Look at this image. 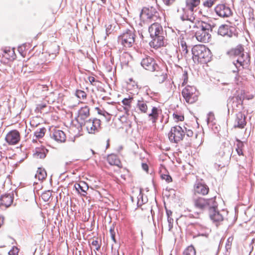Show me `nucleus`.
Wrapping results in <instances>:
<instances>
[{
  "mask_svg": "<svg viewBox=\"0 0 255 255\" xmlns=\"http://www.w3.org/2000/svg\"><path fill=\"white\" fill-rule=\"evenodd\" d=\"M89 111L90 109L88 106L82 107L78 111V115L76 119L81 126H83L85 120L89 116Z\"/></svg>",
  "mask_w": 255,
  "mask_h": 255,
  "instance_id": "dca6fc26",
  "label": "nucleus"
},
{
  "mask_svg": "<svg viewBox=\"0 0 255 255\" xmlns=\"http://www.w3.org/2000/svg\"><path fill=\"white\" fill-rule=\"evenodd\" d=\"M52 136L55 140L60 142H64L66 140L65 134L63 131L59 129L54 130Z\"/></svg>",
  "mask_w": 255,
  "mask_h": 255,
  "instance_id": "b1692460",
  "label": "nucleus"
},
{
  "mask_svg": "<svg viewBox=\"0 0 255 255\" xmlns=\"http://www.w3.org/2000/svg\"><path fill=\"white\" fill-rule=\"evenodd\" d=\"M83 125L89 133H95L101 128V121L97 119H89L84 122Z\"/></svg>",
  "mask_w": 255,
  "mask_h": 255,
  "instance_id": "f8f14e48",
  "label": "nucleus"
},
{
  "mask_svg": "<svg viewBox=\"0 0 255 255\" xmlns=\"http://www.w3.org/2000/svg\"><path fill=\"white\" fill-rule=\"evenodd\" d=\"M107 160L108 163L111 165H115L120 167L121 164L118 156L114 154L109 155L107 156Z\"/></svg>",
  "mask_w": 255,
  "mask_h": 255,
  "instance_id": "bb28decb",
  "label": "nucleus"
},
{
  "mask_svg": "<svg viewBox=\"0 0 255 255\" xmlns=\"http://www.w3.org/2000/svg\"><path fill=\"white\" fill-rule=\"evenodd\" d=\"M46 176L47 174L45 169L39 168L35 175V177L38 178L39 180H42L46 178Z\"/></svg>",
  "mask_w": 255,
  "mask_h": 255,
  "instance_id": "7c9ffc66",
  "label": "nucleus"
},
{
  "mask_svg": "<svg viewBox=\"0 0 255 255\" xmlns=\"http://www.w3.org/2000/svg\"><path fill=\"white\" fill-rule=\"evenodd\" d=\"M46 105L45 104H39L38 105V108H39L40 109H43V108L45 107Z\"/></svg>",
  "mask_w": 255,
  "mask_h": 255,
  "instance_id": "052dcab7",
  "label": "nucleus"
},
{
  "mask_svg": "<svg viewBox=\"0 0 255 255\" xmlns=\"http://www.w3.org/2000/svg\"><path fill=\"white\" fill-rule=\"evenodd\" d=\"M160 112L161 110L157 107H153L152 108L151 111L148 115V117L149 120L151 121L153 124L155 125Z\"/></svg>",
  "mask_w": 255,
  "mask_h": 255,
  "instance_id": "4be33fe9",
  "label": "nucleus"
},
{
  "mask_svg": "<svg viewBox=\"0 0 255 255\" xmlns=\"http://www.w3.org/2000/svg\"><path fill=\"white\" fill-rule=\"evenodd\" d=\"M183 255H196L194 247L192 245L187 247L183 251Z\"/></svg>",
  "mask_w": 255,
  "mask_h": 255,
  "instance_id": "2f4dec72",
  "label": "nucleus"
},
{
  "mask_svg": "<svg viewBox=\"0 0 255 255\" xmlns=\"http://www.w3.org/2000/svg\"><path fill=\"white\" fill-rule=\"evenodd\" d=\"M76 96L79 98L84 99L86 97V94L82 90H77L76 92Z\"/></svg>",
  "mask_w": 255,
  "mask_h": 255,
  "instance_id": "a19ab883",
  "label": "nucleus"
},
{
  "mask_svg": "<svg viewBox=\"0 0 255 255\" xmlns=\"http://www.w3.org/2000/svg\"><path fill=\"white\" fill-rule=\"evenodd\" d=\"M161 178H162V179L165 180L168 183H169V182L172 181V178L169 175H167V174H162L161 175Z\"/></svg>",
  "mask_w": 255,
  "mask_h": 255,
  "instance_id": "37998d69",
  "label": "nucleus"
},
{
  "mask_svg": "<svg viewBox=\"0 0 255 255\" xmlns=\"http://www.w3.org/2000/svg\"><path fill=\"white\" fill-rule=\"evenodd\" d=\"M13 197L10 194L2 195L0 197V206L9 207L12 203Z\"/></svg>",
  "mask_w": 255,
  "mask_h": 255,
  "instance_id": "412c9836",
  "label": "nucleus"
},
{
  "mask_svg": "<svg viewBox=\"0 0 255 255\" xmlns=\"http://www.w3.org/2000/svg\"><path fill=\"white\" fill-rule=\"evenodd\" d=\"M185 101L189 104L195 103L198 99V93L195 87L187 86L182 91Z\"/></svg>",
  "mask_w": 255,
  "mask_h": 255,
  "instance_id": "6e6552de",
  "label": "nucleus"
},
{
  "mask_svg": "<svg viewBox=\"0 0 255 255\" xmlns=\"http://www.w3.org/2000/svg\"><path fill=\"white\" fill-rule=\"evenodd\" d=\"M51 196V193L50 191H45L41 194V198L45 202L48 201Z\"/></svg>",
  "mask_w": 255,
  "mask_h": 255,
  "instance_id": "58836bf2",
  "label": "nucleus"
},
{
  "mask_svg": "<svg viewBox=\"0 0 255 255\" xmlns=\"http://www.w3.org/2000/svg\"><path fill=\"white\" fill-rule=\"evenodd\" d=\"M185 132L183 128L179 126L172 127L168 133L169 140L173 143H178L183 138Z\"/></svg>",
  "mask_w": 255,
  "mask_h": 255,
  "instance_id": "1a4fd4ad",
  "label": "nucleus"
},
{
  "mask_svg": "<svg viewBox=\"0 0 255 255\" xmlns=\"http://www.w3.org/2000/svg\"><path fill=\"white\" fill-rule=\"evenodd\" d=\"M244 99V96L241 93V95H238L235 98H234L233 103H237V106L238 105L242 106L243 104V100Z\"/></svg>",
  "mask_w": 255,
  "mask_h": 255,
  "instance_id": "c9c22d12",
  "label": "nucleus"
},
{
  "mask_svg": "<svg viewBox=\"0 0 255 255\" xmlns=\"http://www.w3.org/2000/svg\"><path fill=\"white\" fill-rule=\"evenodd\" d=\"M194 207L199 210H203L211 208L212 206H216L215 199L214 198L206 199L202 197L194 198L193 200Z\"/></svg>",
  "mask_w": 255,
  "mask_h": 255,
  "instance_id": "0eeeda50",
  "label": "nucleus"
},
{
  "mask_svg": "<svg viewBox=\"0 0 255 255\" xmlns=\"http://www.w3.org/2000/svg\"><path fill=\"white\" fill-rule=\"evenodd\" d=\"M110 234H111V236L112 240L114 242H116V239H115V233L114 231V229H112L111 228L110 230Z\"/></svg>",
  "mask_w": 255,
  "mask_h": 255,
  "instance_id": "de8ad7c7",
  "label": "nucleus"
},
{
  "mask_svg": "<svg viewBox=\"0 0 255 255\" xmlns=\"http://www.w3.org/2000/svg\"><path fill=\"white\" fill-rule=\"evenodd\" d=\"M156 72L157 73L155 76L157 78L156 80L157 81L160 83H163L166 79V75L164 74V72L162 70H160V69H159V71Z\"/></svg>",
  "mask_w": 255,
  "mask_h": 255,
  "instance_id": "473e14b6",
  "label": "nucleus"
},
{
  "mask_svg": "<svg viewBox=\"0 0 255 255\" xmlns=\"http://www.w3.org/2000/svg\"><path fill=\"white\" fill-rule=\"evenodd\" d=\"M185 2L186 7L182 8L184 14L181 16V18L182 20L193 22L195 19L193 16L194 9L199 5L200 0H186Z\"/></svg>",
  "mask_w": 255,
  "mask_h": 255,
  "instance_id": "20e7f679",
  "label": "nucleus"
},
{
  "mask_svg": "<svg viewBox=\"0 0 255 255\" xmlns=\"http://www.w3.org/2000/svg\"><path fill=\"white\" fill-rule=\"evenodd\" d=\"M106 33L107 34H108V33H110V29L111 28H112V25H109L108 26H107L106 25Z\"/></svg>",
  "mask_w": 255,
  "mask_h": 255,
  "instance_id": "864d4df0",
  "label": "nucleus"
},
{
  "mask_svg": "<svg viewBox=\"0 0 255 255\" xmlns=\"http://www.w3.org/2000/svg\"><path fill=\"white\" fill-rule=\"evenodd\" d=\"M89 80L90 82L92 84L93 82H95L96 80L95 78L93 77H90L89 78Z\"/></svg>",
  "mask_w": 255,
  "mask_h": 255,
  "instance_id": "6e6d98bb",
  "label": "nucleus"
},
{
  "mask_svg": "<svg viewBox=\"0 0 255 255\" xmlns=\"http://www.w3.org/2000/svg\"><path fill=\"white\" fill-rule=\"evenodd\" d=\"M3 158H4V156L2 153L0 152V161Z\"/></svg>",
  "mask_w": 255,
  "mask_h": 255,
  "instance_id": "e2e57ef3",
  "label": "nucleus"
},
{
  "mask_svg": "<svg viewBox=\"0 0 255 255\" xmlns=\"http://www.w3.org/2000/svg\"><path fill=\"white\" fill-rule=\"evenodd\" d=\"M252 243L254 244L255 246V238L252 240Z\"/></svg>",
  "mask_w": 255,
  "mask_h": 255,
  "instance_id": "69168bd1",
  "label": "nucleus"
},
{
  "mask_svg": "<svg viewBox=\"0 0 255 255\" xmlns=\"http://www.w3.org/2000/svg\"><path fill=\"white\" fill-rule=\"evenodd\" d=\"M138 202H137V204L139 205H141V203L140 204L139 203V198H142V195L141 194V192L140 193L139 196H138Z\"/></svg>",
  "mask_w": 255,
  "mask_h": 255,
  "instance_id": "4d7b16f0",
  "label": "nucleus"
},
{
  "mask_svg": "<svg viewBox=\"0 0 255 255\" xmlns=\"http://www.w3.org/2000/svg\"><path fill=\"white\" fill-rule=\"evenodd\" d=\"M216 13L221 17H228L232 15L230 7L225 4H218L215 8Z\"/></svg>",
  "mask_w": 255,
  "mask_h": 255,
  "instance_id": "2eb2a0df",
  "label": "nucleus"
},
{
  "mask_svg": "<svg viewBox=\"0 0 255 255\" xmlns=\"http://www.w3.org/2000/svg\"><path fill=\"white\" fill-rule=\"evenodd\" d=\"M166 214L167 216V218H168V217H170L171 215L172 212L170 210H166Z\"/></svg>",
  "mask_w": 255,
  "mask_h": 255,
  "instance_id": "bf43d9fd",
  "label": "nucleus"
},
{
  "mask_svg": "<svg viewBox=\"0 0 255 255\" xmlns=\"http://www.w3.org/2000/svg\"><path fill=\"white\" fill-rule=\"evenodd\" d=\"M100 114L103 115L104 116H106V115L109 116V114L107 112H105L104 114H102L101 112H99Z\"/></svg>",
  "mask_w": 255,
  "mask_h": 255,
  "instance_id": "0e129e2a",
  "label": "nucleus"
},
{
  "mask_svg": "<svg viewBox=\"0 0 255 255\" xmlns=\"http://www.w3.org/2000/svg\"><path fill=\"white\" fill-rule=\"evenodd\" d=\"M183 77L184 78V81H185L186 79H187V72H185L183 74Z\"/></svg>",
  "mask_w": 255,
  "mask_h": 255,
  "instance_id": "680f3d73",
  "label": "nucleus"
},
{
  "mask_svg": "<svg viewBox=\"0 0 255 255\" xmlns=\"http://www.w3.org/2000/svg\"><path fill=\"white\" fill-rule=\"evenodd\" d=\"M34 156L37 158L43 159L45 158L46 156L45 150L44 149H37L34 154Z\"/></svg>",
  "mask_w": 255,
  "mask_h": 255,
  "instance_id": "72a5a7b5",
  "label": "nucleus"
},
{
  "mask_svg": "<svg viewBox=\"0 0 255 255\" xmlns=\"http://www.w3.org/2000/svg\"><path fill=\"white\" fill-rule=\"evenodd\" d=\"M253 96H249L247 97L246 98H247L248 100L252 99L253 98Z\"/></svg>",
  "mask_w": 255,
  "mask_h": 255,
  "instance_id": "338daca9",
  "label": "nucleus"
},
{
  "mask_svg": "<svg viewBox=\"0 0 255 255\" xmlns=\"http://www.w3.org/2000/svg\"><path fill=\"white\" fill-rule=\"evenodd\" d=\"M163 2L167 5H169L172 4L175 0H162Z\"/></svg>",
  "mask_w": 255,
  "mask_h": 255,
  "instance_id": "09e8293b",
  "label": "nucleus"
},
{
  "mask_svg": "<svg viewBox=\"0 0 255 255\" xmlns=\"http://www.w3.org/2000/svg\"><path fill=\"white\" fill-rule=\"evenodd\" d=\"M133 100L134 98L130 96H129L128 98H125L123 100L122 103L123 105L127 106V107L125 108V110H128L129 108L130 107V104Z\"/></svg>",
  "mask_w": 255,
  "mask_h": 255,
  "instance_id": "f704fd0d",
  "label": "nucleus"
},
{
  "mask_svg": "<svg viewBox=\"0 0 255 255\" xmlns=\"http://www.w3.org/2000/svg\"><path fill=\"white\" fill-rule=\"evenodd\" d=\"M186 134L188 137H192L193 135V132L190 129H188L186 130Z\"/></svg>",
  "mask_w": 255,
  "mask_h": 255,
  "instance_id": "8fccbe9b",
  "label": "nucleus"
},
{
  "mask_svg": "<svg viewBox=\"0 0 255 255\" xmlns=\"http://www.w3.org/2000/svg\"><path fill=\"white\" fill-rule=\"evenodd\" d=\"M236 151L237 154L239 155H244L243 148L244 147V144L243 141L240 140V139L237 138L236 139Z\"/></svg>",
  "mask_w": 255,
  "mask_h": 255,
  "instance_id": "c85d7f7f",
  "label": "nucleus"
},
{
  "mask_svg": "<svg viewBox=\"0 0 255 255\" xmlns=\"http://www.w3.org/2000/svg\"><path fill=\"white\" fill-rule=\"evenodd\" d=\"M19 250L16 247H13L9 251V255H18Z\"/></svg>",
  "mask_w": 255,
  "mask_h": 255,
  "instance_id": "79ce46f5",
  "label": "nucleus"
},
{
  "mask_svg": "<svg viewBox=\"0 0 255 255\" xmlns=\"http://www.w3.org/2000/svg\"><path fill=\"white\" fill-rule=\"evenodd\" d=\"M20 133L17 130H12L9 131L5 136V140L9 145H15L20 140Z\"/></svg>",
  "mask_w": 255,
  "mask_h": 255,
  "instance_id": "4468645a",
  "label": "nucleus"
},
{
  "mask_svg": "<svg viewBox=\"0 0 255 255\" xmlns=\"http://www.w3.org/2000/svg\"><path fill=\"white\" fill-rule=\"evenodd\" d=\"M148 31L152 40L149 42L151 47L157 49L164 45V31L162 26L154 22L148 27Z\"/></svg>",
  "mask_w": 255,
  "mask_h": 255,
  "instance_id": "f03ea898",
  "label": "nucleus"
},
{
  "mask_svg": "<svg viewBox=\"0 0 255 255\" xmlns=\"http://www.w3.org/2000/svg\"><path fill=\"white\" fill-rule=\"evenodd\" d=\"M91 245L95 246L97 250H99L100 248V245L99 244V242L97 240H93L91 243Z\"/></svg>",
  "mask_w": 255,
  "mask_h": 255,
  "instance_id": "49530a36",
  "label": "nucleus"
},
{
  "mask_svg": "<svg viewBox=\"0 0 255 255\" xmlns=\"http://www.w3.org/2000/svg\"><path fill=\"white\" fill-rule=\"evenodd\" d=\"M140 17L143 21L148 20L156 21L159 18V14L156 9L152 6L144 7L140 12Z\"/></svg>",
  "mask_w": 255,
  "mask_h": 255,
  "instance_id": "423d86ee",
  "label": "nucleus"
},
{
  "mask_svg": "<svg viewBox=\"0 0 255 255\" xmlns=\"http://www.w3.org/2000/svg\"><path fill=\"white\" fill-rule=\"evenodd\" d=\"M218 33L226 38H231L234 36H237V30L235 27L227 24L221 25L219 27Z\"/></svg>",
  "mask_w": 255,
  "mask_h": 255,
  "instance_id": "9b49d317",
  "label": "nucleus"
},
{
  "mask_svg": "<svg viewBox=\"0 0 255 255\" xmlns=\"http://www.w3.org/2000/svg\"><path fill=\"white\" fill-rule=\"evenodd\" d=\"M167 221L168 223V230L170 231L173 228V219L170 217L167 218Z\"/></svg>",
  "mask_w": 255,
  "mask_h": 255,
  "instance_id": "c03bdc74",
  "label": "nucleus"
},
{
  "mask_svg": "<svg viewBox=\"0 0 255 255\" xmlns=\"http://www.w3.org/2000/svg\"><path fill=\"white\" fill-rule=\"evenodd\" d=\"M191 23L190 28H193L196 39L201 42H209L211 38L210 32L212 31L214 26L203 21L197 20L195 22L193 21Z\"/></svg>",
  "mask_w": 255,
  "mask_h": 255,
  "instance_id": "f257e3e1",
  "label": "nucleus"
},
{
  "mask_svg": "<svg viewBox=\"0 0 255 255\" xmlns=\"http://www.w3.org/2000/svg\"><path fill=\"white\" fill-rule=\"evenodd\" d=\"M180 45L181 48L179 49V52H181L182 56L184 57V59L187 60L190 59V55L187 49L186 43L184 41L182 40Z\"/></svg>",
  "mask_w": 255,
  "mask_h": 255,
  "instance_id": "a878e982",
  "label": "nucleus"
},
{
  "mask_svg": "<svg viewBox=\"0 0 255 255\" xmlns=\"http://www.w3.org/2000/svg\"><path fill=\"white\" fill-rule=\"evenodd\" d=\"M233 151V148L229 144L227 145H225L223 148V155L225 156L227 161L230 159Z\"/></svg>",
  "mask_w": 255,
  "mask_h": 255,
  "instance_id": "cd10ccee",
  "label": "nucleus"
},
{
  "mask_svg": "<svg viewBox=\"0 0 255 255\" xmlns=\"http://www.w3.org/2000/svg\"><path fill=\"white\" fill-rule=\"evenodd\" d=\"M217 206L216 203V206H212L209 209L210 218L214 222H219L223 220V216L218 211L216 210Z\"/></svg>",
  "mask_w": 255,
  "mask_h": 255,
  "instance_id": "f3484780",
  "label": "nucleus"
},
{
  "mask_svg": "<svg viewBox=\"0 0 255 255\" xmlns=\"http://www.w3.org/2000/svg\"><path fill=\"white\" fill-rule=\"evenodd\" d=\"M147 101L145 100L142 97H140L136 99L135 108L141 113H147L148 106Z\"/></svg>",
  "mask_w": 255,
  "mask_h": 255,
  "instance_id": "6ab92c4d",
  "label": "nucleus"
},
{
  "mask_svg": "<svg viewBox=\"0 0 255 255\" xmlns=\"http://www.w3.org/2000/svg\"><path fill=\"white\" fill-rule=\"evenodd\" d=\"M101 1L104 3H105L106 1V0H101Z\"/></svg>",
  "mask_w": 255,
  "mask_h": 255,
  "instance_id": "774afa93",
  "label": "nucleus"
},
{
  "mask_svg": "<svg viewBox=\"0 0 255 255\" xmlns=\"http://www.w3.org/2000/svg\"><path fill=\"white\" fill-rule=\"evenodd\" d=\"M195 193L205 195L209 192V188L206 184L198 182L195 184L194 188Z\"/></svg>",
  "mask_w": 255,
  "mask_h": 255,
  "instance_id": "aec40b11",
  "label": "nucleus"
},
{
  "mask_svg": "<svg viewBox=\"0 0 255 255\" xmlns=\"http://www.w3.org/2000/svg\"><path fill=\"white\" fill-rule=\"evenodd\" d=\"M135 31L127 29L118 37V42L125 48L131 47L135 42Z\"/></svg>",
  "mask_w": 255,
  "mask_h": 255,
  "instance_id": "39448f33",
  "label": "nucleus"
},
{
  "mask_svg": "<svg viewBox=\"0 0 255 255\" xmlns=\"http://www.w3.org/2000/svg\"><path fill=\"white\" fill-rule=\"evenodd\" d=\"M74 187L79 193L83 196L85 195V193H86L89 188L88 184L84 181L80 182L79 183L75 184Z\"/></svg>",
  "mask_w": 255,
  "mask_h": 255,
  "instance_id": "5701e85b",
  "label": "nucleus"
},
{
  "mask_svg": "<svg viewBox=\"0 0 255 255\" xmlns=\"http://www.w3.org/2000/svg\"><path fill=\"white\" fill-rule=\"evenodd\" d=\"M194 61L201 63L209 62L211 58L210 50L204 45H197L192 48Z\"/></svg>",
  "mask_w": 255,
  "mask_h": 255,
  "instance_id": "7ed1b4c3",
  "label": "nucleus"
},
{
  "mask_svg": "<svg viewBox=\"0 0 255 255\" xmlns=\"http://www.w3.org/2000/svg\"><path fill=\"white\" fill-rule=\"evenodd\" d=\"M225 166V164H215V167L216 168L218 169V170H219L220 168H222V167H224Z\"/></svg>",
  "mask_w": 255,
  "mask_h": 255,
  "instance_id": "5fc2aeb1",
  "label": "nucleus"
},
{
  "mask_svg": "<svg viewBox=\"0 0 255 255\" xmlns=\"http://www.w3.org/2000/svg\"><path fill=\"white\" fill-rule=\"evenodd\" d=\"M140 63L144 69L150 71L158 72L160 69L155 60L149 56L143 58Z\"/></svg>",
  "mask_w": 255,
  "mask_h": 255,
  "instance_id": "ddd939ff",
  "label": "nucleus"
},
{
  "mask_svg": "<svg viewBox=\"0 0 255 255\" xmlns=\"http://www.w3.org/2000/svg\"><path fill=\"white\" fill-rule=\"evenodd\" d=\"M173 52L171 53L170 56L173 58H175L179 61L180 60L184 59V57L182 56L181 52H178L177 48L173 47Z\"/></svg>",
  "mask_w": 255,
  "mask_h": 255,
  "instance_id": "c756f323",
  "label": "nucleus"
},
{
  "mask_svg": "<svg viewBox=\"0 0 255 255\" xmlns=\"http://www.w3.org/2000/svg\"><path fill=\"white\" fill-rule=\"evenodd\" d=\"M215 120L214 114L212 112H210L208 114V117L207 118V123L209 125V124H214V121Z\"/></svg>",
  "mask_w": 255,
  "mask_h": 255,
  "instance_id": "4c0bfd02",
  "label": "nucleus"
},
{
  "mask_svg": "<svg viewBox=\"0 0 255 255\" xmlns=\"http://www.w3.org/2000/svg\"><path fill=\"white\" fill-rule=\"evenodd\" d=\"M141 166H142V169L145 171H147L148 170V166L147 165V164L146 163H142V164H141Z\"/></svg>",
  "mask_w": 255,
  "mask_h": 255,
  "instance_id": "603ef678",
  "label": "nucleus"
},
{
  "mask_svg": "<svg viewBox=\"0 0 255 255\" xmlns=\"http://www.w3.org/2000/svg\"><path fill=\"white\" fill-rule=\"evenodd\" d=\"M4 221V218L2 216H0V227L3 224Z\"/></svg>",
  "mask_w": 255,
  "mask_h": 255,
  "instance_id": "13d9d810",
  "label": "nucleus"
},
{
  "mask_svg": "<svg viewBox=\"0 0 255 255\" xmlns=\"http://www.w3.org/2000/svg\"><path fill=\"white\" fill-rule=\"evenodd\" d=\"M214 4V1L212 0H207L205 1L203 4L205 6L211 7Z\"/></svg>",
  "mask_w": 255,
  "mask_h": 255,
  "instance_id": "a18cd8bd",
  "label": "nucleus"
},
{
  "mask_svg": "<svg viewBox=\"0 0 255 255\" xmlns=\"http://www.w3.org/2000/svg\"><path fill=\"white\" fill-rule=\"evenodd\" d=\"M246 116L241 112L236 114L234 127L243 128L246 125Z\"/></svg>",
  "mask_w": 255,
  "mask_h": 255,
  "instance_id": "a211bd4d",
  "label": "nucleus"
},
{
  "mask_svg": "<svg viewBox=\"0 0 255 255\" xmlns=\"http://www.w3.org/2000/svg\"><path fill=\"white\" fill-rule=\"evenodd\" d=\"M231 53L235 56H238V58L236 60L237 62L247 64L250 61L249 54L244 51V48L241 45H239L235 48L233 49L231 51Z\"/></svg>",
  "mask_w": 255,
  "mask_h": 255,
  "instance_id": "9d476101",
  "label": "nucleus"
},
{
  "mask_svg": "<svg viewBox=\"0 0 255 255\" xmlns=\"http://www.w3.org/2000/svg\"><path fill=\"white\" fill-rule=\"evenodd\" d=\"M173 117L175 122L183 121L184 117L182 114H178L177 113H174L173 114Z\"/></svg>",
  "mask_w": 255,
  "mask_h": 255,
  "instance_id": "ea45409f",
  "label": "nucleus"
},
{
  "mask_svg": "<svg viewBox=\"0 0 255 255\" xmlns=\"http://www.w3.org/2000/svg\"><path fill=\"white\" fill-rule=\"evenodd\" d=\"M45 131V128H40L39 130H37L34 132V136H35L37 138H41L44 135Z\"/></svg>",
  "mask_w": 255,
  "mask_h": 255,
  "instance_id": "e433bc0d",
  "label": "nucleus"
},
{
  "mask_svg": "<svg viewBox=\"0 0 255 255\" xmlns=\"http://www.w3.org/2000/svg\"><path fill=\"white\" fill-rule=\"evenodd\" d=\"M245 63H240L237 62L236 61H234L232 65L231 66V69L233 73L236 75V78L238 76L239 72L243 70Z\"/></svg>",
  "mask_w": 255,
  "mask_h": 255,
  "instance_id": "393cba45",
  "label": "nucleus"
},
{
  "mask_svg": "<svg viewBox=\"0 0 255 255\" xmlns=\"http://www.w3.org/2000/svg\"><path fill=\"white\" fill-rule=\"evenodd\" d=\"M233 240V238H229L227 240V243L226 245V248H230L231 245V242Z\"/></svg>",
  "mask_w": 255,
  "mask_h": 255,
  "instance_id": "3c124183",
  "label": "nucleus"
}]
</instances>
